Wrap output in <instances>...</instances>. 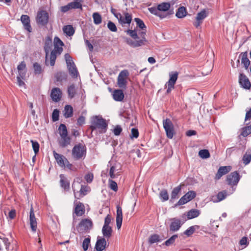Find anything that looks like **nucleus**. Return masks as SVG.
<instances>
[{"label":"nucleus","mask_w":251,"mask_h":251,"mask_svg":"<svg viewBox=\"0 0 251 251\" xmlns=\"http://www.w3.org/2000/svg\"><path fill=\"white\" fill-rule=\"evenodd\" d=\"M242 161L245 165L248 164L251 161V154L246 152L243 157Z\"/></svg>","instance_id":"obj_53"},{"label":"nucleus","mask_w":251,"mask_h":251,"mask_svg":"<svg viewBox=\"0 0 251 251\" xmlns=\"http://www.w3.org/2000/svg\"><path fill=\"white\" fill-rule=\"evenodd\" d=\"M101 231L103 236V237L105 238L108 239L112 236V229L111 226H103Z\"/></svg>","instance_id":"obj_33"},{"label":"nucleus","mask_w":251,"mask_h":251,"mask_svg":"<svg viewBox=\"0 0 251 251\" xmlns=\"http://www.w3.org/2000/svg\"><path fill=\"white\" fill-rule=\"evenodd\" d=\"M93 18L95 24L99 25L101 23V16L99 13H94Z\"/></svg>","instance_id":"obj_45"},{"label":"nucleus","mask_w":251,"mask_h":251,"mask_svg":"<svg viewBox=\"0 0 251 251\" xmlns=\"http://www.w3.org/2000/svg\"><path fill=\"white\" fill-rule=\"evenodd\" d=\"M53 156L59 166L61 167L65 166L66 159H67L63 155L53 151Z\"/></svg>","instance_id":"obj_27"},{"label":"nucleus","mask_w":251,"mask_h":251,"mask_svg":"<svg viewBox=\"0 0 251 251\" xmlns=\"http://www.w3.org/2000/svg\"><path fill=\"white\" fill-rule=\"evenodd\" d=\"M50 97L53 101L58 102L62 97V92L59 88H53L50 93Z\"/></svg>","instance_id":"obj_23"},{"label":"nucleus","mask_w":251,"mask_h":251,"mask_svg":"<svg viewBox=\"0 0 251 251\" xmlns=\"http://www.w3.org/2000/svg\"><path fill=\"white\" fill-rule=\"evenodd\" d=\"M75 205L74 213L77 216H82L85 212L84 206L83 204L79 201H75Z\"/></svg>","instance_id":"obj_24"},{"label":"nucleus","mask_w":251,"mask_h":251,"mask_svg":"<svg viewBox=\"0 0 251 251\" xmlns=\"http://www.w3.org/2000/svg\"><path fill=\"white\" fill-rule=\"evenodd\" d=\"M90 237L86 238L83 241L82 248L84 251H86L90 245Z\"/></svg>","instance_id":"obj_52"},{"label":"nucleus","mask_w":251,"mask_h":251,"mask_svg":"<svg viewBox=\"0 0 251 251\" xmlns=\"http://www.w3.org/2000/svg\"><path fill=\"white\" fill-rule=\"evenodd\" d=\"M60 180V183L62 188L65 190H69L70 189V182L66 177L63 174L59 176Z\"/></svg>","instance_id":"obj_28"},{"label":"nucleus","mask_w":251,"mask_h":251,"mask_svg":"<svg viewBox=\"0 0 251 251\" xmlns=\"http://www.w3.org/2000/svg\"><path fill=\"white\" fill-rule=\"evenodd\" d=\"M73 114V108L70 105H66L64 107V116L66 118H70Z\"/></svg>","instance_id":"obj_35"},{"label":"nucleus","mask_w":251,"mask_h":251,"mask_svg":"<svg viewBox=\"0 0 251 251\" xmlns=\"http://www.w3.org/2000/svg\"><path fill=\"white\" fill-rule=\"evenodd\" d=\"M134 21L136 23L137 26H138L142 30L146 28V26L145 25L144 22L140 19L138 18H135L134 19Z\"/></svg>","instance_id":"obj_51"},{"label":"nucleus","mask_w":251,"mask_h":251,"mask_svg":"<svg viewBox=\"0 0 251 251\" xmlns=\"http://www.w3.org/2000/svg\"><path fill=\"white\" fill-rule=\"evenodd\" d=\"M159 198L162 201H167L169 199V196L167 191L165 189L162 190L160 192Z\"/></svg>","instance_id":"obj_44"},{"label":"nucleus","mask_w":251,"mask_h":251,"mask_svg":"<svg viewBox=\"0 0 251 251\" xmlns=\"http://www.w3.org/2000/svg\"><path fill=\"white\" fill-rule=\"evenodd\" d=\"M187 11L186 9L184 6H180L179 7L176 12V16L178 18H183L186 16Z\"/></svg>","instance_id":"obj_36"},{"label":"nucleus","mask_w":251,"mask_h":251,"mask_svg":"<svg viewBox=\"0 0 251 251\" xmlns=\"http://www.w3.org/2000/svg\"><path fill=\"white\" fill-rule=\"evenodd\" d=\"M196 196V193L194 191H189L186 194H185L183 197H182L177 202V205H183L188 201L193 200Z\"/></svg>","instance_id":"obj_15"},{"label":"nucleus","mask_w":251,"mask_h":251,"mask_svg":"<svg viewBox=\"0 0 251 251\" xmlns=\"http://www.w3.org/2000/svg\"><path fill=\"white\" fill-rule=\"evenodd\" d=\"M81 180L80 178H76V182H74L73 184L72 187L74 193L75 198L79 199L80 198L86 195L88 192L90 191V188L87 185H81V188L79 191L76 192L75 186L76 185H78L80 183L79 181Z\"/></svg>","instance_id":"obj_4"},{"label":"nucleus","mask_w":251,"mask_h":251,"mask_svg":"<svg viewBox=\"0 0 251 251\" xmlns=\"http://www.w3.org/2000/svg\"><path fill=\"white\" fill-rule=\"evenodd\" d=\"M239 83L241 87L245 89H250L251 87V83L249 78L243 73L239 74Z\"/></svg>","instance_id":"obj_17"},{"label":"nucleus","mask_w":251,"mask_h":251,"mask_svg":"<svg viewBox=\"0 0 251 251\" xmlns=\"http://www.w3.org/2000/svg\"><path fill=\"white\" fill-rule=\"evenodd\" d=\"M31 142L32 143V146L34 152L35 154H36L39 151V144L37 141H33L32 140H31Z\"/></svg>","instance_id":"obj_54"},{"label":"nucleus","mask_w":251,"mask_h":251,"mask_svg":"<svg viewBox=\"0 0 251 251\" xmlns=\"http://www.w3.org/2000/svg\"><path fill=\"white\" fill-rule=\"evenodd\" d=\"M169 221L170 222L169 231L171 233L178 231L184 224L181 219L177 218H171Z\"/></svg>","instance_id":"obj_10"},{"label":"nucleus","mask_w":251,"mask_h":251,"mask_svg":"<svg viewBox=\"0 0 251 251\" xmlns=\"http://www.w3.org/2000/svg\"><path fill=\"white\" fill-rule=\"evenodd\" d=\"M59 116V111L57 109H55L53 111L52 113V120L53 122H56L58 120Z\"/></svg>","instance_id":"obj_58"},{"label":"nucleus","mask_w":251,"mask_h":251,"mask_svg":"<svg viewBox=\"0 0 251 251\" xmlns=\"http://www.w3.org/2000/svg\"><path fill=\"white\" fill-rule=\"evenodd\" d=\"M170 7L171 4L169 2H162L158 4L157 7H150L148 10L152 14L162 19L173 13V10H170Z\"/></svg>","instance_id":"obj_1"},{"label":"nucleus","mask_w":251,"mask_h":251,"mask_svg":"<svg viewBox=\"0 0 251 251\" xmlns=\"http://www.w3.org/2000/svg\"><path fill=\"white\" fill-rule=\"evenodd\" d=\"M107 27L112 32H116L117 31V27L115 24L109 21L107 23Z\"/></svg>","instance_id":"obj_57"},{"label":"nucleus","mask_w":251,"mask_h":251,"mask_svg":"<svg viewBox=\"0 0 251 251\" xmlns=\"http://www.w3.org/2000/svg\"><path fill=\"white\" fill-rule=\"evenodd\" d=\"M163 125L166 131L167 137L169 139H172L174 134V126L172 122L170 119H166L163 120Z\"/></svg>","instance_id":"obj_12"},{"label":"nucleus","mask_w":251,"mask_h":251,"mask_svg":"<svg viewBox=\"0 0 251 251\" xmlns=\"http://www.w3.org/2000/svg\"><path fill=\"white\" fill-rule=\"evenodd\" d=\"M91 125L90 128L92 132L98 129L100 133H105L108 128V123L102 117L99 116H94L91 120Z\"/></svg>","instance_id":"obj_2"},{"label":"nucleus","mask_w":251,"mask_h":251,"mask_svg":"<svg viewBox=\"0 0 251 251\" xmlns=\"http://www.w3.org/2000/svg\"><path fill=\"white\" fill-rule=\"evenodd\" d=\"M113 97L115 100L121 101L124 98V94L122 90H115L113 92Z\"/></svg>","instance_id":"obj_32"},{"label":"nucleus","mask_w":251,"mask_h":251,"mask_svg":"<svg viewBox=\"0 0 251 251\" xmlns=\"http://www.w3.org/2000/svg\"><path fill=\"white\" fill-rule=\"evenodd\" d=\"M64 57L66 62L67 68L70 75L74 78H76L77 77L78 72L72 57L69 53H66L64 55Z\"/></svg>","instance_id":"obj_5"},{"label":"nucleus","mask_w":251,"mask_h":251,"mask_svg":"<svg viewBox=\"0 0 251 251\" xmlns=\"http://www.w3.org/2000/svg\"><path fill=\"white\" fill-rule=\"evenodd\" d=\"M106 245V241L105 238L98 236L95 245V249L97 251H102L105 248Z\"/></svg>","instance_id":"obj_22"},{"label":"nucleus","mask_w":251,"mask_h":251,"mask_svg":"<svg viewBox=\"0 0 251 251\" xmlns=\"http://www.w3.org/2000/svg\"><path fill=\"white\" fill-rule=\"evenodd\" d=\"M250 133H251V125L243 128L241 135L244 137H246Z\"/></svg>","instance_id":"obj_55"},{"label":"nucleus","mask_w":251,"mask_h":251,"mask_svg":"<svg viewBox=\"0 0 251 251\" xmlns=\"http://www.w3.org/2000/svg\"><path fill=\"white\" fill-rule=\"evenodd\" d=\"M147 42L146 40L141 39L140 40H136L135 41H132L130 43V45L133 47L136 48L142 46L145 44V42Z\"/></svg>","instance_id":"obj_42"},{"label":"nucleus","mask_w":251,"mask_h":251,"mask_svg":"<svg viewBox=\"0 0 251 251\" xmlns=\"http://www.w3.org/2000/svg\"><path fill=\"white\" fill-rule=\"evenodd\" d=\"M109 187L115 192H117L118 190V186L117 183L113 180L112 179L108 180Z\"/></svg>","instance_id":"obj_50"},{"label":"nucleus","mask_w":251,"mask_h":251,"mask_svg":"<svg viewBox=\"0 0 251 251\" xmlns=\"http://www.w3.org/2000/svg\"><path fill=\"white\" fill-rule=\"evenodd\" d=\"M116 208V225L118 229H120L121 227L123 221L122 209L119 205H117Z\"/></svg>","instance_id":"obj_25"},{"label":"nucleus","mask_w":251,"mask_h":251,"mask_svg":"<svg viewBox=\"0 0 251 251\" xmlns=\"http://www.w3.org/2000/svg\"><path fill=\"white\" fill-rule=\"evenodd\" d=\"M199 156L202 159H206L210 157V153L207 150H201L199 152Z\"/></svg>","instance_id":"obj_46"},{"label":"nucleus","mask_w":251,"mask_h":251,"mask_svg":"<svg viewBox=\"0 0 251 251\" xmlns=\"http://www.w3.org/2000/svg\"><path fill=\"white\" fill-rule=\"evenodd\" d=\"M227 196V192L225 191H222L219 192L217 195V198L218 199V201H221L226 198Z\"/></svg>","instance_id":"obj_47"},{"label":"nucleus","mask_w":251,"mask_h":251,"mask_svg":"<svg viewBox=\"0 0 251 251\" xmlns=\"http://www.w3.org/2000/svg\"><path fill=\"white\" fill-rule=\"evenodd\" d=\"M49 22V14L45 10H41L37 13L36 22L38 25H46Z\"/></svg>","instance_id":"obj_14"},{"label":"nucleus","mask_w":251,"mask_h":251,"mask_svg":"<svg viewBox=\"0 0 251 251\" xmlns=\"http://www.w3.org/2000/svg\"><path fill=\"white\" fill-rule=\"evenodd\" d=\"M63 51L62 46H54V49L52 50L50 54V64L51 66H53L55 64L56 59V54H60Z\"/></svg>","instance_id":"obj_16"},{"label":"nucleus","mask_w":251,"mask_h":251,"mask_svg":"<svg viewBox=\"0 0 251 251\" xmlns=\"http://www.w3.org/2000/svg\"><path fill=\"white\" fill-rule=\"evenodd\" d=\"M126 32L129 34L133 39H137L138 38V34L135 30L128 29L126 31Z\"/></svg>","instance_id":"obj_60"},{"label":"nucleus","mask_w":251,"mask_h":251,"mask_svg":"<svg viewBox=\"0 0 251 251\" xmlns=\"http://www.w3.org/2000/svg\"><path fill=\"white\" fill-rule=\"evenodd\" d=\"M61 139L58 141L59 146L62 148H65L70 144L71 138L68 135L61 136Z\"/></svg>","instance_id":"obj_30"},{"label":"nucleus","mask_w":251,"mask_h":251,"mask_svg":"<svg viewBox=\"0 0 251 251\" xmlns=\"http://www.w3.org/2000/svg\"><path fill=\"white\" fill-rule=\"evenodd\" d=\"M26 64L25 61H22L17 67L19 75L22 76L23 79L25 76L26 75Z\"/></svg>","instance_id":"obj_29"},{"label":"nucleus","mask_w":251,"mask_h":251,"mask_svg":"<svg viewBox=\"0 0 251 251\" xmlns=\"http://www.w3.org/2000/svg\"><path fill=\"white\" fill-rule=\"evenodd\" d=\"M181 190V186H178L173 190L171 195V201H172L175 199H176L178 198V194L180 192Z\"/></svg>","instance_id":"obj_38"},{"label":"nucleus","mask_w":251,"mask_h":251,"mask_svg":"<svg viewBox=\"0 0 251 251\" xmlns=\"http://www.w3.org/2000/svg\"><path fill=\"white\" fill-rule=\"evenodd\" d=\"M241 176L237 171H234L231 173L230 174L226 176V181L228 185L230 186L232 190L234 191L236 187L240 181Z\"/></svg>","instance_id":"obj_7"},{"label":"nucleus","mask_w":251,"mask_h":251,"mask_svg":"<svg viewBox=\"0 0 251 251\" xmlns=\"http://www.w3.org/2000/svg\"><path fill=\"white\" fill-rule=\"evenodd\" d=\"M29 220L30 227L32 231L35 232L37 229V222L33 208H31L30 210Z\"/></svg>","instance_id":"obj_26"},{"label":"nucleus","mask_w":251,"mask_h":251,"mask_svg":"<svg viewBox=\"0 0 251 251\" xmlns=\"http://www.w3.org/2000/svg\"><path fill=\"white\" fill-rule=\"evenodd\" d=\"M67 92L69 97L71 99L73 98L76 94V90L75 85L72 84L69 86L68 88Z\"/></svg>","instance_id":"obj_40"},{"label":"nucleus","mask_w":251,"mask_h":251,"mask_svg":"<svg viewBox=\"0 0 251 251\" xmlns=\"http://www.w3.org/2000/svg\"><path fill=\"white\" fill-rule=\"evenodd\" d=\"M239 244L241 246H244V248L246 247L249 244L248 238L246 237H243L240 240Z\"/></svg>","instance_id":"obj_64"},{"label":"nucleus","mask_w":251,"mask_h":251,"mask_svg":"<svg viewBox=\"0 0 251 251\" xmlns=\"http://www.w3.org/2000/svg\"><path fill=\"white\" fill-rule=\"evenodd\" d=\"M111 221V217L109 214H108L104 219V223L103 226H110L109 224Z\"/></svg>","instance_id":"obj_63"},{"label":"nucleus","mask_w":251,"mask_h":251,"mask_svg":"<svg viewBox=\"0 0 251 251\" xmlns=\"http://www.w3.org/2000/svg\"><path fill=\"white\" fill-rule=\"evenodd\" d=\"M207 17V13L205 10L201 11L197 14L196 19L198 21H201Z\"/></svg>","instance_id":"obj_48"},{"label":"nucleus","mask_w":251,"mask_h":251,"mask_svg":"<svg viewBox=\"0 0 251 251\" xmlns=\"http://www.w3.org/2000/svg\"><path fill=\"white\" fill-rule=\"evenodd\" d=\"M122 131V128L119 125H117L113 129V133L115 135L119 136Z\"/></svg>","instance_id":"obj_61"},{"label":"nucleus","mask_w":251,"mask_h":251,"mask_svg":"<svg viewBox=\"0 0 251 251\" xmlns=\"http://www.w3.org/2000/svg\"><path fill=\"white\" fill-rule=\"evenodd\" d=\"M33 68L35 74H40L42 72L41 66L38 63H34L33 64Z\"/></svg>","instance_id":"obj_59"},{"label":"nucleus","mask_w":251,"mask_h":251,"mask_svg":"<svg viewBox=\"0 0 251 251\" xmlns=\"http://www.w3.org/2000/svg\"><path fill=\"white\" fill-rule=\"evenodd\" d=\"M161 241L159 235L156 234L151 235L148 240L149 243L150 244H153L155 243L159 242Z\"/></svg>","instance_id":"obj_39"},{"label":"nucleus","mask_w":251,"mask_h":251,"mask_svg":"<svg viewBox=\"0 0 251 251\" xmlns=\"http://www.w3.org/2000/svg\"><path fill=\"white\" fill-rule=\"evenodd\" d=\"M60 136L68 135V130L65 125L61 124L58 127Z\"/></svg>","instance_id":"obj_41"},{"label":"nucleus","mask_w":251,"mask_h":251,"mask_svg":"<svg viewBox=\"0 0 251 251\" xmlns=\"http://www.w3.org/2000/svg\"><path fill=\"white\" fill-rule=\"evenodd\" d=\"M231 168L230 166L220 167L219 168L217 173L215 175L214 178L215 180H218L220 179L223 176L226 175L228 172H229L231 170Z\"/></svg>","instance_id":"obj_21"},{"label":"nucleus","mask_w":251,"mask_h":251,"mask_svg":"<svg viewBox=\"0 0 251 251\" xmlns=\"http://www.w3.org/2000/svg\"><path fill=\"white\" fill-rule=\"evenodd\" d=\"M111 11L112 13L118 19L119 23L122 25H124L126 24H130L132 21V16L129 13L127 12L124 13L125 18H123L120 13L115 12V9H112Z\"/></svg>","instance_id":"obj_8"},{"label":"nucleus","mask_w":251,"mask_h":251,"mask_svg":"<svg viewBox=\"0 0 251 251\" xmlns=\"http://www.w3.org/2000/svg\"><path fill=\"white\" fill-rule=\"evenodd\" d=\"M241 60V63L243 65L245 69L247 70L248 69L249 66L250 65V61L248 58V52L247 51L243 52L240 53L239 56V58L237 60L236 66H234V65H232L233 67L238 68L240 66V60Z\"/></svg>","instance_id":"obj_13"},{"label":"nucleus","mask_w":251,"mask_h":251,"mask_svg":"<svg viewBox=\"0 0 251 251\" xmlns=\"http://www.w3.org/2000/svg\"><path fill=\"white\" fill-rule=\"evenodd\" d=\"M67 74L62 71L58 72L54 75V78L56 81L60 82L66 81L67 79Z\"/></svg>","instance_id":"obj_31"},{"label":"nucleus","mask_w":251,"mask_h":251,"mask_svg":"<svg viewBox=\"0 0 251 251\" xmlns=\"http://www.w3.org/2000/svg\"><path fill=\"white\" fill-rule=\"evenodd\" d=\"M5 249L7 251H12L13 248H10V243L4 235H0V250Z\"/></svg>","instance_id":"obj_20"},{"label":"nucleus","mask_w":251,"mask_h":251,"mask_svg":"<svg viewBox=\"0 0 251 251\" xmlns=\"http://www.w3.org/2000/svg\"><path fill=\"white\" fill-rule=\"evenodd\" d=\"M63 31L67 36H71L75 33V30L72 25H65L63 28Z\"/></svg>","instance_id":"obj_37"},{"label":"nucleus","mask_w":251,"mask_h":251,"mask_svg":"<svg viewBox=\"0 0 251 251\" xmlns=\"http://www.w3.org/2000/svg\"><path fill=\"white\" fill-rule=\"evenodd\" d=\"M20 20L23 25L24 29L29 33L31 32L32 31V28L30 25L29 17L27 15H22Z\"/></svg>","instance_id":"obj_19"},{"label":"nucleus","mask_w":251,"mask_h":251,"mask_svg":"<svg viewBox=\"0 0 251 251\" xmlns=\"http://www.w3.org/2000/svg\"><path fill=\"white\" fill-rule=\"evenodd\" d=\"M200 214V211L198 209H192L190 210L187 214L188 219H192L198 217Z\"/></svg>","instance_id":"obj_34"},{"label":"nucleus","mask_w":251,"mask_h":251,"mask_svg":"<svg viewBox=\"0 0 251 251\" xmlns=\"http://www.w3.org/2000/svg\"><path fill=\"white\" fill-rule=\"evenodd\" d=\"M196 227L198 228V226H194L189 227L183 232V234L188 237L191 236L195 232Z\"/></svg>","instance_id":"obj_43"},{"label":"nucleus","mask_w":251,"mask_h":251,"mask_svg":"<svg viewBox=\"0 0 251 251\" xmlns=\"http://www.w3.org/2000/svg\"><path fill=\"white\" fill-rule=\"evenodd\" d=\"M139 136V132L137 128H133L131 129V134L130 135L131 138H137Z\"/></svg>","instance_id":"obj_62"},{"label":"nucleus","mask_w":251,"mask_h":251,"mask_svg":"<svg viewBox=\"0 0 251 251\" xmlns=\"http://www.w3.org/2000/svg\"><path fill=\"white\" fill-rule=\"evenodd\" d=\"M129 75L127 70H123L119 73L117 78V84L120 88L126 89L127 84V78Z\"/></svg>","instance_id":"obj_9"},{"label":"nucleus","mask_w":251,"mask_h":251,"mask_svg":"<svg viewBox=\"0 0 251 251\" xmlns=\"http://www.w3.org/2000/svg\"><path fill=\"white\" fill-rule=\"evenodd\" d=\"M86 155V147L79 143L74 146L72 149V156L75 160L84 159Z\"/></svg>","instance_id":"obj_3"},{"label":"nucleus","mask_w":251,"mask_h":251,"mask_svg":"<svg viewBox=\"0 0 251 251\" xmlns=\"http://www.w3.org/2000/svg\"><path fill=\"white\" fill-rule=\"evenodd\" d=\"M178 73L176 71L171 72L169 73V79L165 85L166 87H167L166 94H170L175 88V85L178 78Z\"/></svg>","instance_id":"obj_6"},{"label":"nucleus","mask_w":251,"mask_h":251,"mask_svg":"<svg viewBox=\"0 0 251 251\" xmlns=\"http://www.w3.org/2000/svg\"><path fill=\"white\" fill-rule=\"evenodd\" d=\"M178 237V235L177 234H174L172 237H171L169 239L167 240L164 244L167 246H169L174 244L176 239Z\"/></svg>","instance_id":"obj_49"},{"label":"nucleus","mask_w":251,"mask_h":251,"mask_svg":"<svg viewBox=\"0 0 251 251\" xmlns=\"http://www.w3.org/2000/svg\"><path fill=\"white\" fill-rule=\"evenodd\" d=\"M52 47V40L50 37H47L46 38L44 49L46 53V60L45 64L46 65H49L48 56L49 52Z\"/></svg>","instance_id":"obj_18"},{"label":"nucleus","mask_w":251,"mask_h":251,"mask_svg":"<svg viewBox=\"0 0 251 251\" xmlns=\"http://www.w3.org/2000/svg\"><path fill=\"white\" fill-rule=\"evenodd\" d=\"M116 172V167L114 166H112L110 167V170H109V176L112 179H114L117 176L119 175L118 172L116 174H115V172Z\"/></svg>","instance_id":"obj_56"},{"label":"nucleus","mask_w":251,"mask_h":251,"mask_svg":"<svg viewBox=\"0 0 251 251\" xmlns=\"http://www.w3.org/2000/svg\"><path fill=\"white\" fill-rule=\"evenodd\" d=\"M92 221L91 220L85 219L82 220L79 223L77 229L79 233H83L89 230L92 227Z\"/></svg>","instance_id":"obj_11"}]
</instances>
